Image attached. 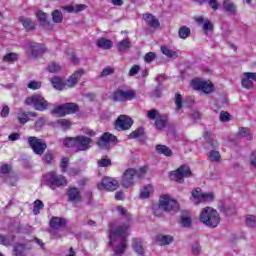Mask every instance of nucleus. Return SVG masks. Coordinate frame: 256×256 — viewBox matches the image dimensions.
<instances>
[{
	"label": "nucleus",
	"mask_w": 256,
	"mask_h": 256,
	"mask_svg": "<svg viewBox=\"0 0 256 256\" xmlns=\"http://www.w3.org/2000/svg\"><path fill=\"white\" fill-rule=\"evenodd\" d=\"M129 223L118 226L115 230L110 231L109 235V246L113 247L115 243V239L120 237L119 246L114 249V255H123L125 253V249H127V231H129Z\"/></svg>",
	"instance_id": "1"
},
{
	"label": "nucleus",
	"mask_w": 256,
	"mask_h": 256,
	"mask_svg": "<svg viewBox=\"0 0 256 256\" xmlns=\"http://www.w3.org/2000/svg\"><path fill=\"white\" fill-rule=\"evenodd\" d=\"M163 211H166V213H177L179 211V203L171 199L169 195L164 194L160 197L159 205L153 207V215L155 217H161Z\"/></svg>",
	"instance_id": "2"
},
{
	"label": "nucleus",
	"mask_w": 256,
	"mask_h": 256,
	"mask_svg": "<svg viewBox=\"0 0 256 256\" xmlns=\"http://www.w3.org/2000/svg\"><path fill=\"white\" fill-rule=\"evenodd\" d=\"M149 171V167L142 166L139 169L128 168L123 173L120 185L124 187V189H129V187H133L135 184V178L143 179Z\"/></svg>",
	"instance_id": "3"
},
{
	"label": "nucleus",
	"mask_w": 256,
	"mask_h": 256,
	"mask_svg": "<svg viewBox=\"0 0 256 256\" xmlns=\"http://www.w3.org/2000/svg\"><path fill=\"white\" fill-rule=\"evenodd\" d=\"M199 220L200 223H203L206 227L215 229V227H219L221 223V215H219L217 210L207 206L200 212Z\"/></svg>",
	"instance_id": "4"
},
{
	"label": "nucleus",
	"mask_w": 256,
	"mask_h": 256,
	"mask_svg": "<svg viewBox=\"0 0 256 256\" xmlns=\"http://www.w3.org/2000/svg\"><path fill=\"white\" fill-rule=\"evenodd\" d=\"M91 141V138L80 135L68 137L64 139L63 143L65 147H69L75 151H87L91 149Z\"/></svg>",
	"instance_id": "5"
},
{
	"label": "nucleus",
	"mask_w": 256,
	"mask_h": 256,
	"mask_svg": "<svg viewBox=\"0 0 256 256\" xmlns=\"http://www.w3.org/2000/svg\"><path fill=\"white\" fill-rule=\"evenodd\" d=\"M193 176V172L191 168L185 164L178 167L176 170H173L169 173L170 181H174L175 183H185V179H189V177Z\"/></svg>",
	"instance_id": "6"
},
{
	"label": "nucleus",
	"mask_w": 256,
	"mask_h": 256,
	"mask_svg": "<svg viewBox=\"0 0 256 256\" xmlns=\"http://www.w3.org/2000/svg\"><path fill=\"white\" fill-rule=\"evenodd\" d=\"M45 179L47 185H49V187L52 189L67 187V178H65L63 175H57L55 171H51L45 174Z\"/></svg>",
	"instance_id": "7"
},
{
	"label": "nucleus",
	"mask_w": 256,
	"mask_h": 256,
	"mask_svg": "<svg viewBox=\"0 0 256 256\" xmlns=\"http://www.w3.org/2000/svg\"><path fill=\"white\" fill-rule=\"evenodd\" d=\"M25 104L32 105L36 111H45L49 107L47 100L39 94H34L26 98Z\"/></svg>",
	"instance_id": "8"
},
{
	"label": "nucleus",
	"mask_w": 256,
	"mask_h": 256,
	"mask_svg": "<svg viewBox=\"0 0 256 256\" xmlns=\"http://www.w3.org/2000/svg\"><path fill=\"white\" fill-rule=\"evenodd\" d=\"M28 145L35 155H43L47 151V143L45 140L35 136L28 137Z\"/></svg>",
	"instance_id": "9"
},
{
	"label": "nucleus",
	"mask_w": 256,
	"mask_h": 256,
	"mask_svg": "<svg viewBox=\"0 0 256 256\" xmlns=\"http://www.w3.org/2000/svg\"><path fill=\"white\" fill-rule=\"evenodd\" d=\"M137 98V92L135 90H116L113 93V101L118 103H123L125 101H133V99Z\"/></svg>",
	"instance_id": "10"
},
{
	"label": "nucleus",
	"mask_w": 256,
	"mask_h": 256,
	"mask_svg": "<svg viewBox=\"0 0 256 256\" xmlns=\"http://www.w3.org/2000/svg\"><path fill=\"white\" fill-rule=\"evenodd\" d=\"M97 187L99 191H117V189H119V181L112 177L105 176L102 178L101 182L97 184Z\"/></svg>",
	"instance_id": "11"
},
{
	"label": "nucleus",
	"mask_w": 256,
	"mask_h": 256,
	"mask_svg": "<svg viewBox=\"0 0 256 256\" xmlns=\"http://www.w3.org/2000/svg\"><path fill=\"white\" fill-rule=\"evenodd\" d=\"M193 199H197L196 205L199 203H211L215 199V194L213 192L204 193L201 188H196L192 190Z\"/></svg>",
	"instance_id": "12"
},
{
	"label": "nucleus",
	"mask_w": 256,
	"mask_h": 256,
	"mask_svg": "<svg viewBox=\"0 0 256 256\" xmlns=\"http://www.w3.org/2000/svg\"><path fill=\"white\" fill-rule=\"evenodd\" d=\"M97 144L100 149H111V147L117 145V136L106 132L100 137Z\"/></svg>",
	"instance_id": "13"
},
{
	"label": "nucleus",
	"mask_w": 256,
	"mask_h": 256,
	"mask_svg": "<svg viewBox=\"0 0 256 256\" xmlns=\"http://www.w3.org/2000/svg\"><path fill=\"white\" fill-rule=\"evenodd\" d=\"M191 85L193 89H195L196 91H203V93L206 94L213 93L214 90V86L213 83H211V81H205L199 78L192 80Z\"/></svg>",
	"instance_id": "14"
},
{
	"label": "nucleus",
	"mask_w": 256,
	"mask_h": 256,
	"mask_svg": "<svg viewBox=\"0 0 256 256\" xmlns=\"http://www.w3.org/2000/svg\"><path fill=\"white\" fill-rule=\"evenodd\" d=\"M253 81H256V72L243 73L241 85L244 89H253Z\"/></svg>",
	"instance_id": "15"
},
{
	"label": "nucleus",
	"mask_w": 256,
	"mask_h": 256,
	"mask_svg": "<svg viewBox=\"0 0 256 256\" xmlns=\"http://www.w3.org/2000/svg\"><path fill=\"white\" fill-rule=\"evenodd\" d=\"M49 225L52 231H59V229H65L67 227V219L53 216L50 219Z\"/></svg>",
	"instance_id": "16"
},
{
	"label": "nucleus",
	"mask_w": 256,
	"mask_h": 256,
	"mask_svg": "<svg viewBox=\"0 0 256 256\" xmlns=\"http://www.w3.org/2000/svg\"><path fill=\"white\" fill-rule=\"evenodd\" d=\"M132 125L133 120L127 115H121L116 120V127H118V129H122V131H127L128 129H131Z\"/></svg>",
	"instance_id": "17"
},
{
	"label": "nucleus",
	"mask_w": 256,
	"mask_h": 256,
	"mask_svg": "<svg viewBox=\"0 0 256 256\" xmlns=\"http://www.w3.org/2000/svg\"><path fill=\"white\" fill-rule=\"evenodd\" d=\"M66 195L70 203H79L81 202V191L77 187H69L67 189Z\"/></svg>",
	"instance_id": "18"
},
{
	"label": "nucleus",
	"mask_w": 256,
	"mask_h": 256,
	"mask_svg": "<svg viewBox=\"0 0 256 256\" xmlns=\"http://www.w3.org/2000/svg\"><path fill=\"white\" fill-rule=\"evenodd\" d=\"M85 71L84 70H78L74 72L66 81L67 87H75L77 83H79V79L83 77Z\"/></svg>",
	"instance_id": "19"
},
{
	"label": "nucleus",
	"mask_w": 256,
	"mask_h": 256,
	"mask_svg": "<svg viewBox=\"0 0 256 256\" xmlns=\"http://www.w3.org/2000/svg\"><path fill=\"white\" fill-rule=\"evenodd\" d=\"M29 117H37L36 112H25L23 110H19L17 113V120L22 124L25 125L29 121Z\"/></svg>",
	"instance_id": "20"
},
{
	"label": "nucleus",
	"mask_w": 256,
	"mask_h": 256,
	"mask_svg": "<svg viewBox=\"0 0 256 256\" xmlns=\"http://www.w3.org/2000/svg\"><path fill=\"white\" fill-rule=\"evenodd\" d=\"M96 45L99 49H104L105 51H107L113 47V41L107 38H99L96 41Z\"/></svg>",
	"instance_id": "21"
},
{
	"label": "nucleus",
	"mask_w": 256,
	"mask_h": 256,
	"mask_svg": "<svg viewBox=\"0 0 256 256\" xmlns=\"http://www.w3.org/2000/svg\"><path fill=\"white\" fill-rule=\"evenodd\" d=\"M132 248L137 255H145V249L143 248V241L139 238H134L132 242Z\"/></svg>",
	"instance_id": "22"
},
{
	"label": "nucleus",
	"mask_w": 256,
	"mask_h": 256,
	"mask_svg": "<svg viewBox=\"0 0 256 256\" xmlns=\"http://www.w3.org/2000/svg\"><path fill=\"white\" fill-rule=\"evenodd\" d=\"M117 49L120 53H125L128 49H131V39L127 36L125 39L118 43Z\"/></svg>",
	"instance_id": "23"
},
{
	"label": "nucleus",
	"mask_w": 256,
	"mask_h": 256,
	"mask_svg": "<svg viewBox=\"0 0 256 256\" xmlns=\"http://www.w3.org/2000/svg\"><path fill=\"white\" fill-rule=\"evenodd\" d=\"M19 21L23 25L24 29H26V31H33V29H35V22L33 20L21 16Z\"/></svg>",
	"instance_id": "24"
},
{
	"label": "nucleus",
	"mask_w": 256,
	"mask_h": 256,
	"mask_svg": "<svg viewBox=\"0 0 256 256\" xmlns=\"http://www.w3.org/2000/svg\"><path fill=\"white\" fill-rule=\"evenodd\" d=\"M143 19L144 21H146L149 27L155 28V27H159L160 25L159 20L155 16H153V14H144Z\"/></svg>",
	"instance_id": "25"
},
{
	"label": "nucleus",
	"mask_w": 256,
	"mask_h": 256,
	"mask_svg": "<svg viewBox=\"0 0 256 256\" xmlns=\"http://www.w3.org/2000/svg\"><path fill=\"white\" fill-rule=\"evenodd\" d=\"M238 137H243L247 139V141H253V133H251V129L248 127L239 128Z\"/></svg>",
	"instance_id": "26"
},
{
	"label": "nucleus",
	"mask_w": 256,
	"mask_h": 256,
	"mask_svg": "<svg viewBox=\"0 0 256 256\" xmlns=\"http://www.w3.org/2000/svg\"><path fill=\"white\" fill-rule=\"evenodd\" d=\"M155 127L158 130L165 129L167 127V115L160 114L155 120Z\"/></svg>",
	"instance_id": "27"
},
{
	"label": "nucleus",
	"mask_w": 256,
	"mask_h": 256,
	"mask_svg": "<svg viewBox=\"0 0 256 256\" xmlns=\"http://www.w3.org/2000/svg\"><path fill=\"white\" fill-rule=\"evenodd\" d=\"M36 16L38 17L40 25H42V27H45V29H51V24L49 23V21H47V14H45L43 11H38L36 13Z\"/></svg>",
	"instance_id": "28"
},
{
	"label": "nucleus",
	"mask_w": 256,
	"mask_h": 256,
	"mask_svg": "<svg viewBox=\"0 0 256 256\" xmlns=\"http://www.w3.org/2000/svg\"><path fill=\"white\" fill-rule=\"evenodd\" d=\"M156 241L159 245H170V243H173V236L159 234L156 236Z\"/></svg>",
	"instance_id": "29"
},
{
	"label": "nucleus",
	"mask_w": 256,
	"mask_h": 256,
	"mask_svg": "<svg viewBox=\"0 0 256 256\" xmlns=\"http://www.w3.org/2000/svg\"><path fill=\"white\" fill-rule=\"evenodd\" d=\"M156 151L160 155H165V157H171V155H173V151H171L169 147L161 144L156 145Z\"/></svg>",
	"instance_id": "30"
},
{
	"label": "nucleus",
	"mask_w": 256,
	"mask_h": 256,
	"mask_svg": "<svg viewBox=\"0 0 256 256\" xmlns=\"http://www.w3.org/2000/svg\"><path fill=\"white\" fill-rule=\"evenodd\" d=\"M30 51L34 57H37V55H40V53H43V45L32 42L30 43Z\"/></svg>",
	"instance_id": "31"
},
{
	"label": "nucleus",
	"mask_w": 256,
	"mask_h": 256,
	"mask_svg": "<svg viewBox=\"0 0 256 256\" xmlns=\"http://www.w3.org/2000/svg\"><path fill=\"white\" fill-rule=\"evenodd\" d=\"M223 7L227 13H231L232 15H234V13L237 11V7L231 0H224Z\"/></svg>",
	"instance_id": "32"
},
{
	"label": "nucleus",
	"mask_w": 256,
	"mask_h": 256,
	"mask_svg": "<svg viewBox=\"0 0 256 256\" xmlns=\"http://www.w3.org/2000/svg\"><path fill=\"white\" fill-rule=\"evenodd\" d=\"M153 193V185L148 184L144 186L143 190L140 192V199H149Z\"/></svg>",
	"instance_id": "33"
},
{
	"label": "nucleus",
	"mask_w": 256,
	"mask_h": 256,
	"mask_svg": "<svg viewBox=\"0 0 256 256\" xmlns=\"http://www.w3.org/2000/svg\"><path fill=\"white\" fill-rule=\"evenodd\" d=\"M161 53L166 55L169 59H177V57H179V54L176 51L167 48V46H161Z\"/></svg>",
	"instance_id": "34"
},
{
	"label": "nucleus",
	"mask_w": 256,
	"mask_h": 256,
	"mask_svg": "<svg viewBox=\"0 0 256 256\" xmlns=\"http://www.w3.org/2000/svg\"><path fill=\"white\" fill-rule=\"evenodd\" d=\"M51 83L54 87V89H57L58 91H63L65 89V83H63V79L59 77H54L51 80Z\"/></svg>",
	"instance_id": "35"
},
{
	"label": "nucleus",
	"mask_w": 256,
	"mask_h": 256,
	"mask_svg": "<svg viewBox=\"0 0 256 256\" xmlns=\"http://www.w3.org/2000/svg\"><path fill=\"white\" fill-rule=\"evenodd\" d=\"M15 242V235L12 234L10 236H3L0 235V243L1 245H4L5 247H9V245H12V243Z\"/></svg>",
	"instance_id": "36"
},
{
	"label": "nucleus",
	"mask_w": 256,
	"mask_h": 256,
	"mask_svg": "<svg viewBox=\"0 0 256 256\" xmlns=\"http://www.w3.org/2000/svg\"><path fill=\"white\" fill-rule=\"evenodd\" d=\"M64 109L66 111V115H71V114L77 113V111H79V106L75 103H65Z\"/></svg>",
	"instance_id": "37"
},
{
	"label": "nucleus",
	"mask_w": 256,
	"mask_h": 256,
	"mask_svg": "<svg viewBox=\"0 0 256 256\" xmlns=\"http://www.w3.org/2000/svg\"><path fill=\"white\" fill-rule=\"evenodd\" d=\"M14 256H25V244L17 243L13 247Z\"/></svg>",
	"instance_id": "38"
},
{
	"label": "nucleus",
	"mask_w": 256,
	"mask_h": 256,
	"mask_svg": "<svg viewBox=\"0 0 256 256\" xmlns=\"http://www.w3.org/2000/svg\"><path fill=\"white\" fill-rule=\"evenodd\" d=\"M51 114L58 115V117H65V115H67V112L65 111V104L55 107L51 111Z\"/></svg>",
	"instance_id": "39"
},
{
	"label": "nucleus",
	"mask_w": 256,
	"mask_h": 256,
	"mask_svg": "<svg viewBox=\"0 0 256 256\" xmlns=\"http://www.w3.org/2000/svg\"><path fill=\"white\" fill-rule=\"evenodd\" d=\"M180 39H187L191 35V29L187 26H181L178 30Z\"/></svg>",
	"instance_id": "40"
},
{
	"label": "nucleus",
	"mask_w": 256,
	"mask_h": 256,
	"mask_svg": "<svg viewBox=\"0 0 256 256\" xmlns=\"http://www.w3.org/2000/svg\"><path fill=\"white\" fill-rule=\"evenodd\" d=\"M116 210L118 211V213L124 217V219H126V221H131V214L129 213V211L127 210V208L123 207V206H117Z\"/></svg>",
	"instance_id": "41"
},
{
	"label": "nucleus",
	"mask_w": 256,
	"mask_h": 256,
	"mask_svg": "<svg viewBox=\"0 0 256 256\" xmlns=\"http://www.w3.org/2000/svg\"><path fill=\"white\" fill-rule=\"evenodd\" d=\"M51 15L53 23H63V13L60 10H54Z\"/></svg>",
	"instance_id": "42"
},
{
	"label": "nucleus",
	"mask_w": 256,
	"mask_h": 256,
	"mask_svg": "<svg viewBox=\"0 0 256 256\" xmlns=\"http://www.w3.org/2000/svg\"><path fill=\"white\" fill-rule=\"evenodd\" d=\"M45 207V204L43 203V201L37 199L34 201V208H33V213L34 215H39V213L41 212V209H43Z\"/></svg>",
	"instance_id": "43"
},
{
	"label": "nucleus",
	"mask_w": 256,
	"mask_h": 256,
	"mask_svg": "<svg viewBox=\"0 0 256 256\" xmlns=\"http://www.w3.org/2000/svg\"><path fill=\"white\" fill-rule=\"evenodd\" d=\"M160 116L159 110L152 109L147 111V117L150 121H156Z\"/></svg>",
	"instance_id": "44"
},
{
	"label": "nucleus",
	"mask_w": 256,
	"mask_h": 256,
	"mask_svg": "<svg viewBox=\"0 0 256 256\" xmlns=\"http://www.w3.org/2000/svg\"><path fill=\"white\" fill-rule=\"evenodd\" d=\"M145 130L143 128H138L128 135V139H138V137H143Z\"/></svg>",
	"instance_id": "45"
},
{
	"label": "nucleus",
	"mask_w": 256,
	"mask_h": 256,
	"mask_svg": "<svg viewBox=\"0 0 256 256\" xmlns=\"http://www.w3.org/2000/svg\"><path fill=\"white\" fill-rule=\"evenodd\" d=\"M17 59H18V56L15 53H8L3 57L4 63H15Z\"/></svg>",
	"instance_id": "46"
},
{
	"label": "nucleus",
	"mask_w": 256,
	"mask_h": 256,
	"mask_svg": "<svg viewBox=\"0 0 256 256\" xmlns=\"http://www.w3.org/2000/svg\"><path fill=\"white\" fill-rule=\"evenodd\" d=\"M13 171V166L11 164H2L0 166V175H9Z\"/></svg>",
	"instance_id": "47"
},
{
	"label": "nucleus",
	"mask_w": 256,
	"mask_h": 256,
	"mask_svg": "<svg viewBox=\"0 0 256 256\" xmlns=\"http://www.w3.org/2000/svg\"><path fill=\"white\" fill-rule=\"evenodd\" d=\"M57 125H59V127H61L64 131L71 128V122L63 118L57 121Z\"/></svg>",
	"instance_id": "48"
},
{
	"label": "nucleus",
	"mask_w": 256,
	"mask_h": 256,
	"mask_svg": "<svg viewBox=\"0 0 256 256\" xmlns=\"http://www.w3.org/2000/svg\"><path fill=\"white\" fill-rule=\"evenodd\" d=\"M175 105H176V112L179 113V111H181V108L183 107V98L179 93L175 94Z\"/></svg>",
	"instance_id": "49"
},
{
	"label": "nucleus",
	"mask_w": 256,
	"mask_h": 256,
	"mask_svg": "<svg viewBox=\"0 0 256 256\" xmlns=\"http://www.w3.org/2000/svg\"><path fill=\"white\" fill-rule=\"evenodd\" d=\"M245 223L247 227H256V216L251 214L247 215Z\"/></svg>",
	"instance_id": "50"
},
{
	"label": "nucleus",
	"mask_w": 256,
	"mask_h": 256,
	"mask_svg": "<svg viewBox=\"0 0 256 256\" xmlns=\"http://www.w3.org/2000/svg\"><path fill=\"white\" fill-rule=\"evenodd\" d=\"M208 159H210V161H221V153L217 150H212L208 154Z\"/></svg>",
	"instance_id": "51"
},
{
	"label": "nucleus",
	"mask_w": 256,
	"mask_h": 256,
	"mask_svg": "<svg viewBox=\"0 0 256 256\" xmlns=\"http://www.w3.org/2000/svg\"><path fill=\"white\" fill-rule=\"evenodd\" d=\"M17 181H19L17 176H9L8 178L4 179V183H7L9 187H17Z\"/></svg>",
	"instance_id": "52"
},
{
	"label": "nucleus",
	"mask_w": 256,
	"mask_h": 256,
	"mask_svg": "<svg viewBox=\"0 0 256 256\" xmlns=\"http://www.w3.org/2000/svg\"><path fill=\"white\" fill-rule=\"evenodd\" d=\"M157 59V54L155 52H148L144 56L145 63H153Z\"/></svg>",
	"instance_id": "53"
},
{
	"label": "nucleus",
	"mask_w": 256,
	"mask_h": 256,
	"mask_svg": "<svg viewBox=\"0 0 256 256\" xmlns=\"http://www.w3.org/2000/svg\"><path fill=\"white\" fill-rule=\"evenodd\" d=\"M48 71L50 73H59V71H61V67L59 64L52 62L48 65Z\"/></svg>",
	"instance_id": "54"
},
{
	"label": "nucleus",
	"mask_w": 256,
	"mask_h": 256,
	"mask_svg": "<svg viewBox=\"0 0 256 256\" xmlns=\"http://www.w3.org/2000/svg\"><path fill=\"white\" fill-rule=\"evenodd\" d=\"M235 213H237V210L235 209L234 205L224 207V215H226V217H229L231 215H235Z\"/></svg>",
	"instance_id": "55"
},
{
	"label": "nucleus",
	"mask_w": 256,
	"mask_h": 256,
	"mask_svg": "<svg viewBox=\"0 0 256 256\" xmlns=\"http://www.w3.org/2000/svg\"><path fill=\"white\" fill-rule=\"evenodd\" d=\"M220 121H222V123H227V121H231V115L228 112L221 111Z\"/></svg>",
	"instance_id": "56"
},
{
	"label": "nucleus",
	"mask_w": 256,
	"mask_h": 256,
	"mask_svg": "<svg viewBox=\"0 0 256 256\" xmlns=\"http://www.w3.org/2000/svg\"><path fill=\"white\" fill-rule=\"evenodd\" d=\"M139 71H141V67L139 65H133L131 67V69L129 70V77H135V75H137V73H139Z\"/></svg>",
	"instance_id": "57"
},
{
	"label": "nucleus",
	"mask_w": 256,
	"mask_h": 256,
	"mask_svg": "<svg viewBox=\"0 0 256 256\" xmlns=\"http://www.w3.org/2000/svg\"><path fill=\"white\" fill-rule=\"evenodd\" d=\"M115 73V69L113 68H104L100 74V77H107L109 75H113Z\"/></svg>",
	"instance_id": "58"
},
{
	"label": "nucleus",
	"mask_w": 256,
	"mask_h": 256,
	"mask_svg": "<svg viewBox=\"0 0 256 256\" xmlns=\"http://www.w3.org/2000/svg\"><path fill=\"white\" fill-rule=\"evenodd\" d=\"M28 89L36 91V89H41V82L31 81L28 83Z\"/></svg>",
	"instance_id": "59"
},
{
	"label": "nucleus",
	"mask_w": 256,
	"mask_h": 256,
	"mask_svg": "<svg viewBox=\"0 0 256 256\" xmlns=\"http://www.w3.org/2000/svg\"><path fill=\"white\" fill-rule=\"evenodd\" d=\"M192 253L193 255H199L201 253V245L198 242L192 244Z\"/></svg>",
	"instance_id": "60"
},
{
	"label": "nucleus",
	"mask_w": 256,
	"mask_h": 256,
	"mask_svg": "<svg viewBox=\"0 0 256 256\" xmlns=\"http://www.w3.org/2000/svg\"><path fill=\"white\" fill-rule=\"evenodd\" d=\"M203 31L205 32L206 35L208 31H213V24L209 20L204 22Z\"/></svg>",
	"instance_id": "61"
},
{
	"label": "nucleus",
	"mask_w": 256,
	"mask_h": 256,
	"mask_svg": "<svg viewBox=\"0 0 256 256\" xmlns=\"http://www.w3.org/2000/svg\"><path fill=\"white\" fill-rule=\"evenodd\" d=\"M85 9H87V5L85 4L74 5V13H81V11H85Z\"/></svg>",
	"instance_id": "62"
},
{
	"label": "nucleus",
	"mask_w": 256,
	"mask_h": 256,
	"mask_svg": "<svg viewBox=\"0 0 256 256\" xmlns=\"http://www.w3.org/2000/svg\"><path fill=\"white\" fill-rule=\"evenodd\" d=\"M208 5L213 9V11H217V9H219V2H217V0H208Z\"/></svg>",
	"instance_id": "63"
},
{
	"label": "nucleus",
	"mask_w": 256,
	"mask_h": 256,
	"mask_svg": "<svg viewBox=\"0 0 256 256\" xmlns=\"http://www.w3.org/2000/svg\"><path fill=\"white\" fill-rule=\"evenodd\" d=\"M181 223H182L183 227H191V218L182 217Z\"/></svg>",
	"instance_id": "64"
}]
</instances>
